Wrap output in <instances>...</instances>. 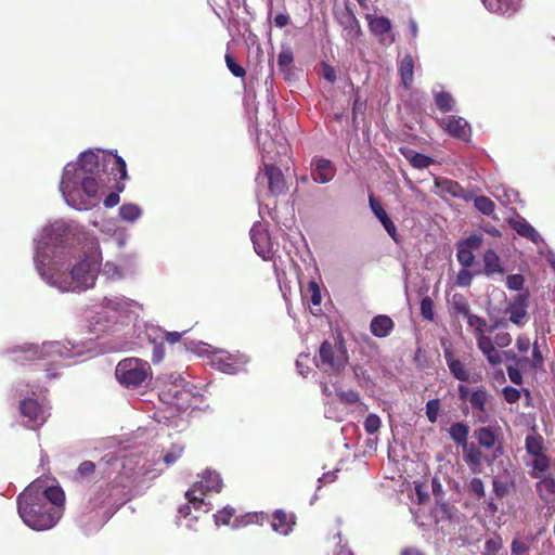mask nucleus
Here are the masks:
<instances>
[{"mask_svg":"<svg viewBox=\"0 0 555 555\" xmlns=\"http://www.w3.org/2000/svg\"><path fill=\"white\" fill-rule=\"evenodd\" d=\"M65 494L61 487L43 488L34 481L17 496V512L25 525L38 531L53 528L64 512Z\"/></svg>","mask_w":555,"mask_h":555,"instance_id":"f257e3e1","label":"nucleus"},{"mask_svg":"<svg viewBox=\"0 0 555 555\" xmlns=\"http://www.w3.org/2000/svg\"><path fill=\"white\" fill-rule=\"evenodd\" d=\"M457 396L463 402H468L473 411V416L479 423H487L490 418V410L488 403L491 395L482 385L469 388L465 384L457 385Z\"/></svg>","mask_w":555,"mask_h":555,"instance_id":"20e7f679","label":"nucleus"},{"mask_svg":"<svg viewBox=\"0 0 555 555\" xmlns=\"http://www.w3.org/2000/svg\"><path fill=\"white\" fill-rule=\"evenodd\" d=\"M20 413L24 425L29 429H38L46 422L44 412L36 399L26 398L20 402Z\"/></svg>","mask_w":555,"mask_h":555,"instance_id":"9d476101","label":"nucleus"},{"mask_svg":"<svg viewBox=\"0 0 555 555\" xmlns=\"http://www.w3.org/2000/svg\"><path fill=\"white\" fill-rule=\"evenodd\" d=\"M337 396L346 404H354L360 401V396L354 390L338 391Z\"/></svg>","mask_w":555,"mask_h":555,"instance_id":"4d7b16f0","label":"nucleus"},{"mask_svg":"<svg viewBox=\"0 0 555 555\" xmlns=\"http://www.w3.org/2000/svg\"><path fill=\"white\" fill-rule=\"evenodd\" d=\"M99 167V157L92 151L82 152L78 158V166L67 164L63 171V177L60 182V190L66 198L67 203L73 197L70 191L72 176L90 175L93 173Z\"/></svg>","mask_w":555,"mask_h":555,"instance_id":"423d86ee","label":"nucleus"},{"mask_svg":"<svg viewBox=\"0 0 555 555\" xmlns=\"http://www.w3.org/2000/svg\"><path fill=\"white\" fill-rule=\"evenodd\" d=\"M382 425V421L378 415L371 413L364 421V429L369 435L376 434Z\"/></svg>","mask_w":555,"mask_h":555,"instance_id":"de8ad7c7","label":"nucleus"},{"mask_svg":"<svg viewBox=\"0 0 555 555\" xmlns=\"http://www.w3.org/2000/svg\"><path fill=\"white\" fill-rule=\"evenodd\" d=\"M488 11L501 15L513 14L518 10V0H481Z\"/></svg>","mask_w":555,"mask_h":555,"instance_id":"cd10ccee","label":"nucleus"},{"mask_svg":"<svg viewBox=\"0 0 555 555\" xmlns=\"http://www.w3.org/2000/svg\"><path fill=\"white\" fill-rule=\"evenodd\" d=\"M295 526V515L288 514L284 509H276L271 517L272 529L283 535L293 531Z\"/></svg>","mask_w":555,"mask_h":555,"instance_id":"6ab92c4d","label":"nucleus"},{"mask_svg":"<svg viewBox=\"0 0 555 555\" xmlns=\"http://www.w3.org/2000/svg\"><path fill=\"white\" fill-rule=\"evenodd\" d=\"M483 273L487 276H493L495 274L503 275L505 270L501 263L499 255L493 249H488L483 253Z\"/></svg>","mask_w":555,"mask_h":555,"instance_id":"a878e982","label":"nucleus"},{"mask_svg":"<svg viewBox=\"0 0 555 555\" xmlns=\"http://www.w3.org/2000/svg\"><path fill=\"white\" fill-rule=\"evenodd\" d=\"M482 236L473 234L456 244V258L464 268H470L475 261L474 251L482 245Z\"/></svg>","mask_w":555,"mask_h":555,"instance_id":"f8f14e48","label":"nucleus"},{"mask_svg":"<svg viewBox=\"0 0 555 555\" xmlns=\"http://www.w3.org/2000/svg\"><path fill=\"white\" fill-rule=\"evenodd\" d=\"M527 300V296L519 295L517 302H514L509 309V320L519 325L522 323L524 318L526 317L525 301Z\"/></svg>","mask_w":555,"mask_h":555,"instance_id":"4c0bfd02","label":"nucleus"},{"mask_svg":"<svg viewBox=\"0 0 555 555\" xmlns=\"http://www.w3.org/2000/svg\"><path fill=\"white\" fill-rule=\"evenodd\" d=\"M125 190L124 182L118 181L116 183V192L109 193L104 199V206L106 208H113L119 203V192Z\"/></svg>","mask_w":555,"mask_h":555,"instance_id":"3c124183","label":"nucleus"},{"mask_svg":"<svg viewBox=\"0 0 555 555\" xmlns=\"http://www.w3.org/2000/svg\"><path fill=\"white\" fill-rule=\"evenodd\" d=\"M525 448L529 455H540L544 453V439L538 434L533 433L532 435H528L525 441Z\"/></svg>","mask_w":555,"mask_h":555,"instance_id":"e433bc0d","label":"nucleus"},{"mask_svg":"<svg viewBox=\"0 0 555 555\" xmlns=\"http://www.w3.org/2000/svg\"><path fill=\"white\" fill-rule=\"evenodd\" d=\"M370 208L373 211L374 216L380 221L386 232L389 236L396 242H399V235L397 232V227L390 217L387 215L385 209L383 208L380 202L375 198L373 194L369 196Z\"/></svg>","mask_w":555,"mask_h":555,"instance_id":"4468645a","label":"nucleus"},{"mask_svg":"<svg viewBox=\"0 0 555 555\" xmlns=\"http://www.w3.org/2000/svg\"><path fill=\"white\" fill-rule=\"evenodd\" d=\"M214 361L222 372L228 374H234L238 369V362L236 359L227 351L216 352Z\"/></svg>","mask_w":555,"mask_h":555,"instance_id":"7c9ffc66","label":"nucleus"},{"mask_svg":"<svg viewBox=\"0 0 555 555\" xmlns=\"http://www.w3.org/2000/svg\"><path fill=\"white\" fill-rule=\"evenodd\" d=\"M258 184L267 183L268 193L271 196L278 197L287 191V183L283 171L273 164L263 163L256 176Z\"/></svg>","mask_w":555,"mask_h":555,"instance_id":"1a4fd4ad","label":"nucleus"},{"mask_svg":"<svg viewBox=\"0 0 555 555\" xmlns=\"http://www.w3.org/2000/svg\"><path fill=\"white\" fill-rule=\"evenodd\" d=\"M398 72L402 86L409 90L414 81V59L410 53H405L399 61Z\"/></svg>","mask_w":555,"mask_h":555,"instance_id":"5701e85b","label":"nucleus"},{"mask_svg":"<svg viewBox=\"0 0 555 555\" xmlns=\"http://www.w3.org/2000/svg\"><path fill=\"white\" fill-rule=\"evenodd\" d=\"M465 318L467 319L468 325L474 327L475 330V338L479 337L480 334H485V327L487 325V322L483 318L473 314L470 312Z\"/></svg>","mask_w":555,"mask_h":555,"instance_id":"c03bdc74","label":"nucleus"},{"mask_svg":"<svg viewBox=\"0 0 555 555\" xmlns=\"http://www.w3.org/2000/svg\"><path fill=\"white\" fill-rule=\"evenodd\" d=\"M435 104L443 113L453 111L454 100L448 92H438L435 94Z\"/></svg>","mask_w":555,"mask_h":555,"instance_id":"37998d69","label":"nucleus"},{"mask_svg":"<svg viewBox=\"0 0 555 555\" xmlns=\"http://www.w3.org/2000/svg\"><path fill=\"white\" fill-rule=\"evenodd\" d=\"M77 470L82 477H88L94 473L95 464L92 461H83L80 463Z\"/></svg>","mask_w":555,"mask_h":555,"instance_id":"e2e57ef3","label":"nucleus"},{"mask_svg":"<svg viewBox=\"0 0 555 555\" xmlns=\"http://www.w3.org/2000/svg\"><path fill=\"white\" fill-rule=\"evenodd\" d=\"M369 28L373 35H384L391 28L390 21L384 16H376L372 14L366 15Z\"/></svg>","mask_w":555,"mask_h":555,"instance_id":"72a5a7b5","label":"nucleus"},{"mask_svg":"<svg viewBox=\"0 0 555 555\" xmlns=\"http://www.w3.org/2000/svg\"><path fill=\"white\" fill-rule=\"evenodd\" d=\"M525 279L521 274H511L506 278V287L511 291H521Z\"/></svg>","mask_w":555,"mask_h":555,"instance_id":"603ef678","label":"nucleus"},{"mask_svg":"<svg viewBox=\"0 0 555 555\" xmlns=\"http://www.w3.org/2000/svg\"><path fill=\"white\" fill-rule=\"evenodd\" d=\"M308 292L310 294V302L313 306H319L321 304L322 297H321L320 287L314 281H311L308 284Z\"/></svg>","mask_w":555,"mask_h":555,"instance_id":"13d9d810","label":"nucleus"},{"mask_svg":"<svg viewBox=\"0 0 555 555\" xmlns=\"http://www.w3.org/2000/svg\"><path fill=\"white\" fill-rule=\"evenodd\" d=\"M115 374L121 385L135 388L142 385L151 374V366L141 359L127 358L117 364Z\"/></svg>","mask_w":555,"mask_h":555,"instance_id":"39448f33","label":"nucleus"},{"mask_svg":"<svg viewBox=\"0 0 555 555\" xmlns=\"http://www.w3.org/2000/svg\"><path fill=\"white\" fill-rule=\"evenodd\" d=\"M502 395L507 403H516L520 399V391L512 386H506L502 389Z\"/></svg>","mask_w":555,"mask_h":555,"instance_id":"6e6d98bb","label":"nucleus"},{"mask_svg":"<svg viewBox=\"0 0 555 555\" xmlns=\"http://www.w3.org/2000/svg\"><path fill=\"white\" fill-rule=\"evenodd\" d=\"M142 214L141 208L135 204H124L119 208V217L127 222L135 221Z\"/></svg>","mask_w":555,"mask_h":555,"instance_id":"a19ab883","label":"nucleus"},{"mask_svg":"<svg viewBox=\"0 0 555 555\" xmlns=\"http://www.w3.org/2000/svg\"><path fill=\"white\" fill-rule=\"evenodd\" d=\"M401 153L404 155L406 159H409L410 164L416 169H425L433 164V159L425 154L417 153L408 149H402Z\"/></svg>","mask_w":555,"mask_h":555,"instance_id":"c9c22d12","label":"nucleus"},{"mask_svg":"<svg viewBox=\"0 0 555 555\" xmlns=\"http://www.w3.org/2000/svg\"><path fill=\"white\" fill-rule=\"evenodd\" d=\"M443 357L451 375L455 379L460 380L461 384L468 383L472 380L469 370L466 367L465 363H463L459 358L455 357L451 347H446L443 349Z\"/></svg>","mask_w":555,"mask_h":555,"instance_id":"ddd939ff","label":"nucleus"},{"mask_svg":"<svg viewBox=\"0 0 555 555\" xmlns=\"http://www.w3.org/2000/svg\"><path fill=\"white\" fill-rule=\"evenodd\" d=\"M395 323L392 319L386 314L374 317L370 324L371 333L378 338L387 337L393 330Z\"/></svg>","mask_w":555,"mask_h":555,"instance_id":"393cba45","label":"nucleus"},{"mask_svg":"<svg viewBox=\"0 0 555 555\" xmlns=\"http://www.w3.org/2000/svg\"><path fill=\"white\" fill-rule=\"evenodd\" d=\"M493 341L498 347L504 348L511 345L512 336L507 332L498 333Z\"/></svg>","mask_w":555,"mask_h":555,"instance_id":"0e129e2a","label":"nucleus"},{"mask_svg":"<svg viewBox=\"0 0 555 555\" xmlns=\"http://www.w3.org/2000/svg\"><path fill=\"white\" fill-rule=\"evenodd\" d=\"M317 367L326 374H339L348 364V351L343 339L333 344L324 340L315 357Z\"/></svg>","mask_w":555,"mask_h":555,"instance_id":"7ed1b4c3","label":"nucleus"},{"mask_svg":"<svg viewBox=\"0 0 555 555\" xmlns=\"http://www.w3.org/2000/svg\"><path fill=\"white\" fill-rule=\"evenodd\" d=\"M80 184L83 193L90 197L95 198L99 193V182L98 180L90 175H78V176H72L70 185L74 184Z\"/></svg>","mask_w":555,"mask_h":555,"instance_id":"c85d7f7f","label":"nucleus"},{"mask_svg":"<svg viewBox=\"0 0 555 555\" xmlns=\"http://www.w3.org/2000/svg\"><path fill=\"white\" fill-rule=\"evenodd\" d=\"M451 309L457 314L466 317L470 312V306L467 298L460 293H455L450 301Z\"/></svg>","mask_w":555,"mask_h":555,"instance_id":"58836bf2","label":"nucleus"},{"mask_svg":"<svg viewBox=\"0 0 555 555\" xmlns=\"http://www.w3.org/2000/svg\"><path fill=\"white\" fill-rule=\"evenodd\" d=\"M131 305V300L125 298V297H113V298H107L105 297L103 299V306L107 309H111L113 311H116V312H125L128 310V308L130 307Z\"/></svg>","mask_w":555,"mask_h":555,"instance_id":"ea45409f","label":"nucleus"},{"mask_svg":"<svg viewBox=\"0 0 555 555\" xmlns=\"http://www.w3.org/2000/svg\"><path fill=\"white\" fill-rule=\"evenodd\" d=\"M131 500V494L126 490L122 477L116 478L112 483L100 488L94 498L89 500L92 511L102 508L105 504L112 503L121 506Z\"/></svg>","mask_w":555,"mask_h":555,"instance_id":"0eeeda50","label":"nucleus"},{"mask_svg":"<svg viewBox=\"0 0 555 555\" xmlns=\"http://www.w3.org/2000/svg\"><path fill=\"white\" fill-rule=\"evenodd\" d=\"M468 490L472 492L476 498L481 499L485 495V486L480 478L474 477L469 485Z\"/></svg>","mask_w":555,"mask_h":555,"instance_id":"5fc2aeb1","label":"nucleus"},{"mask_svg":"<svg viewBox=\"0 0 555 555\" xmlns=\"http://www.w3.org/2000/svg\"><path fill=\"white\" fill-rule=\"evenodd\" d=\"M511 551L513 555H525L528 546L522 541L516 539L512 542Z\"/></svg>","mask_w":555,"mask_h":555,"instance_id":"774afa93","label":"nucleus"},{"mask_svg":"<svg viewBox=\"0 0 555 555\" xmlns=\"http://www.w3.org/2000/svg\"><path fill=\"white\" fill-rule=\"evenodd\" d=\"M448 433L450 435V438L457 444V446H465L468 443V435H469V426L463 422H456L453 423L449 429Z\"/></svg>","mask_w":555,"mask_h":555,"instance_id":"2f4dec72","label":"nucleus"},{"mask_svg":"<svg viewBox=\"0 0 555 555\" xmlns=\"http://www.w3.org/2000/svg\"><path fill=\"white\" fill-rule=\"evenodd\" d=\"M508 224L518 235L531 241L533 244L539 245L542 242L541 235L524 217L518 216L517 218L509 219Z\"/></svg>","mask_w":555,"mask_h":555,"instance_id":"a211bd4d","label":"nucleus"},{"mask_svg":"<svg viewBox=\"0 0 555 555\" xmlns=\"http://www.w3.org/2000/svg\"><path fill=\"white\" fill-rule=\"evenodd\" d=\"M439 126L451 137L465 139L468 135V122L461 117L447 116L438 120Z\"/></svg>","mask_w":555,"mask_h":555,"instance_id":"2eb2a0df","label":"nucleus"},{"mask_svg":"<svg viewBox=\"0 0 555 555\" xmlns=\"http://www.w3.org/2000/svg\"><path fill=\"white\" fill-rule=\"evenodd\" d=\"M160 398L168 404L176 406L178 410H186L191 406L194 393L178 384H170L160 393Z\"/></svg>","mask_w":555,"mask_h":555,"instance_id":"9b49d317","label":"nucleus"},{"mask_svg":"<svg viewBox=\"0 0 555 555\" xmlns=\"http://www.w3.org/2000/svg\"><path fill=\"white\" fill-rule=\"evenodd\" d=\"M233 515H234V509L230 508V507H225L216 515V522L222 524V525H229Z\"/></svg>","mask_w":555,"mask_h":555,"instance_id":"680f3d73","label":"nucleus"},{"mask_svg":"<svg viewBox=\"0 0 555 555\" xmlns=\"http://www.w3.org/2000/svg\"><path fill=\"white\" fill-rule=\"evenodd\" d=\"M476 341L479 350L487 358L491 365H498L502 363V356L495 349V344L489 336L480 334L479 337L476 338Z\"/></svg>","mask_w":555,"mask_h":555,"instance_id":"4be33fe9","label":"nucleus"},{"mask_svg":"<svg viewBox=\"0 0 555 555\" xmlns=\"http://www.w3.org/2000/svg\"><path fill=\"white\" fill-rule=\"evenodd\" d=\"M474 274L468 270V268H464L459 271L456 275V285L461 287H467L472 284Z\"/></svg>","mask_w":555,"mask_h":555,"instance_id":"864d4df0","label":"nucleus"},{"mask_svg":"<svg viewBox=\"0 0 555 555\" xmlns=\"http://www.w3.org/2000/svg\"><path fill=\"white\" fill-rule=\"evenodd\" d=\"M222 489V480L219 474L214 472H205L201 480L194 482L191 489L185 492V499L195 509H199L204 502V495L209 492H220Z\"/></svg>","mask_w":555,"mask_h":555,"instance_id":"6e6552de","label":"nucleus"},{"mask_svg":"<svg viewBox=\"0 0 555 555\" xmlns=\"http://www.w3.org/2000/svg\"><path fill=\"white\" fill-rule=\"evenodd\" d=\"M312 179L317 183H327L332 181L336 175V169L332 162L326 158H318L312 160Z\"/></svg>","mask_w":555,"mask_h":555,"instance_id":"f3484780","label":"nucleus"},{"mask_svg":"<svg viewBox=\"0 0 555 555\" xmlns=\"http://www.w3.org/2000/svg\"><path fill=\"white\" fill-rule=\"evenodd\" d=\"M507 375L512 383L516 385L522 384V374L516 366H507Z\"/></svg>","mask_w":555,"mask_h":555,"instance_id":"69168bd1","label":"nucleus"},{"mask_svg":"<svg viewBox=\"0 0 555 555\" xmlns=\"http://www.w3.org/2000/svg\"><path fill=\"white\" fill-rule=\"evenodd\" d=\"M463 448V459L473 473H480L482 464V452L480 447L474 443H466Z\"/></svg>","mask_w":555,"mask_h":555,"instance_id":"b1692460","label":"nucleus"},{"mask_svg":"<svg viewBox=\"0 0 555 555\" xmlns=\"http://www.w3.org/2000/svg\"><path fill=\"white\" fill-rule=\"evenodd\" d=\"M44 358L43 347L28 346L20 347L13 350V361L17 364L25 365L30 362L42 360Z\"/></svg>","mask_w":555,"mask_h":555,"instance_id":"aec40b11","label":"nucleus"},{"mask_svg":"<svg viewBox=\"0 0 555 555\" xmlns=\"http://www.w3.org/2000/svg\"><path fill=\"white\" fill-rule=\"evenodd\" d=\"M538 479L535 491L540 500L547 505L555 503V478L548 474Z\"/></svg>","mask_w":555,"mask_h":555,"instance_id":"412c9836","label":"nucleus"},{"mask_svg":"<svg viewBox=\"0 0 555 555\" xmlns=\"http://www.w3.org/2000/svg\"><path fill=\"white\" fill-rule=\"evenodd\" d=\"M100 264L93 258H85L73 267L68 275L53 278L52 284L62 292H81L95 284Z\"/></svg>","mask_w":555,"mask_h":555,"instance_id":"f03ea898","label":"nucleus"},{"mask_svg":"<svg viewBox=\"0 0 555 555\" xmlns=\"http://www.w3.org/2000/svg\"><path fill=\"white\" fill-rule=\"evenodd\" d=\"M250 238L253 241V244H254V248H255V251L260 256L262 257L263 259H266L269 254V248H268V235L266 232H263L260 227H253L250 229Z\"/></svg>","mask_w":555,"mask_h":555,"instance_id":"c756f323","label":"nucleus"},{"mask_svg":"<svg viewBox=\"0 0 555 555\" xmlns=\"http://www.w3.org/2000/svg\"><path fill=\"white\" fill-rule=\"evenodd\" d=\"M225 63L229 70L235 77L243 78L246 75L244 67L235 61L234 56L231 53L225 54Z\"/></svg>","mask_w":555,"mask_h":555,"instance_id":"09e8293b","label":"nucleus"},{"mask_svg":"<svg viewBox=\"0 0 555 555\" xmlns=\"http://www.w3.org/2000/svg\"><path fill=\"white\" fill-rule=\"evenodd\" d=\"M474 206L478 211L486 216H491L495 209L494 202L485 195L476 196L474 198Z\"/></svg>","mask_w":555,"mask_h":555,"instance_id":"79ce46f5","label":"nucleus"},{"mask_svg":"<svg viewBox=\"0 0 555 555\" xmlns=\"http://www.w3.org/2000/svg\"><path fill=\"white\" fill-rule=\"evenodd\" d=\"M103 163L104 168L114 177L116 183L118 181L124 182L128 179L126 162L117 152H109L105 155Z\"/></svg>","mask_w":555,"mask_h":555,"instance_id":"dca6fc26","label":"nucleus"},{"mask_svg":"<svg viewBox=\"0 0 555 555\" xmlns=\"http://www.w3.org/2000/svg\"><path fill=\"white\" fill-rule=\"evenodd\" d=\"M421 315L427 321L434 320V301L429 296H425L421 300Z\"/></svg>","mask_w":555,"mask_h":555,"instance_id":"49530a36","label":"nucleus"},{"mask_svg":"<svg viewBox=\"0 0 555 555\" xmlns=\"http://www.w3.org/2000/svg\"><path fill=\"white\" fill-rule=\"evenodd\" d=\"M440 400L431 399L426 403V416L430 423H436L440 412Z\"/></svg>","mask_w":555,"mask_h":555,"instance_id":"8fccbe9b","label":"nucleus"},{"mask_svg":"<svg viewBox=\"0 0 555 555\" xmlns=\"http://www.w3.org/2000/svg\"><path fill=\"white\" fill-rule=\"evenodd\" d=\"M183 453V448L182 447H173L169 452H167L164 456V462L166 463V465H171L173 464L178 459L181 457Z\"/></svg>","mask_w":555,"mask_h":555,"instance_id":"bf43d9fd","label":"nucleus"},{"mask_svg":"<svg viewBox=\"0 0 555 555\" xmlns=\"http://www.w3.org/2000/svg\"><path fill=\"white\" fill-rule=\"evenodd\" d=\"M267 518L263 513H248L243 517L242 522L244 525L262 524Z\"/></svg>","mask_w":555,"mask_h":555,"instance_id":"052dcab7","label":"nucleus"},{"mask_svg":"<svg viewBox=\"0 0 555 555\" xmlns=\"http://www.w3.org/2000/svg\"><path fill=\"white\" fill-rule=\"evenodd\" d=\"M322 76L331 83H334L336 80V72L334 67L324 62L322 63Z\"/></svg>","mask_w":555,"mask_h":555,"instance_id":"338daca9","label":"nucleus"},{"mask_svg":"<svg viewBox=\"0 0 555 555\" xmlns=\"http://www.w3.org/2000/svg\"><path fill=\"white\" fill-rule=\"evenodd\" d=\"M532 468L529 472L532 478H541L542 476H546L545 473L551 467V459L542 453L540 455H534L531 464Z\"/></svg>","mask_w":555,"mask_h":555,"instance_id":"473e14b6","label":"nucleus"},{"mask_svg":"<svg viewBox=\"0 0 555 555\" xmlns=\"http://www.w3.org/2000/svg\"><path fill=\"white\" fill-rule=\"evenodd\" d=\"M294 61L293 51L288 47H282V50L278 57V65L282 72H285L288 69L291 64Z\"/></svg>","mask_w":555,"mask_h":555,"instance_id":"a18cd8bd","label":"nucleus"},{"mask_svg":"<svg viewBox=\"0 0 555 555\" xmlns=\"http://www.w3.org/2000/svg\"><path fill=\"white\" fill-rule=\"evenodd\" d=\"M436 186L442 192L451 195L452 197H464V189L454 180L442 178L436 180Z\"/></svg>","mask_w":555,"mask_h":555,"instance_id":"f704fd0d","label":"nucleus"},{"mask_svg":"<svg viewBox=\"0 0 555 555\" xmlns=\"http://www.w3.org/2000/svg\"><path fill=\"white\" fill-rule=\"evenodd\" d=\"M474 438L483 449H492L498 442V430L490 426L478 427L474 430Z\"/></svg>","mask_w":555,"mask_h":555,"instance_id":"bb28decb","label":"nucleus"}]
</instances>
